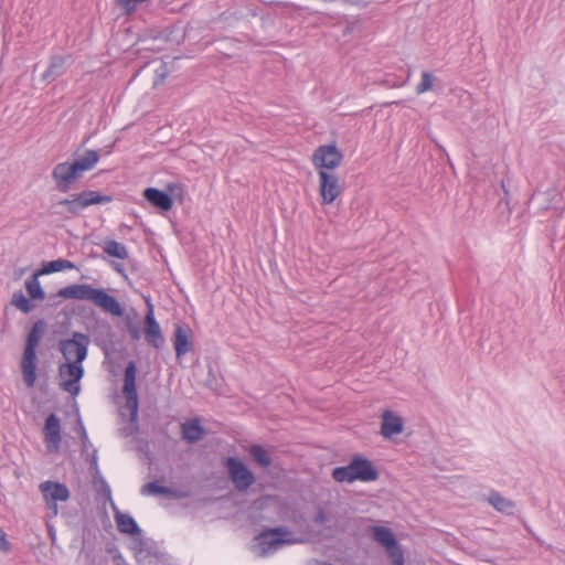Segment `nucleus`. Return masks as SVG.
<instances>
[{
	"instance_id": "f257e3e1",
	"label": "nucleus",
	"mask_w": 565,
	"mask_h": 565,
	"mask_svg": "<svg viewBox=\"0 0 565 565\" xmlns=\"http://www.w3.org/2000/svg\"><path fill=\"white\" fill-rule=\"evenodd\" d=\"M54 297L63 299H73L79 301H89L99 307L103 311L115 317H121L124 309L118 300L108 295L103 288H94L88 284H73L61 288Z\"/></svg>"
},
{
	"instance_id": "f03ea898",
	"label": "nucleus",
	"mask_w": 565,
	"mask_h": 565,
	"mask_svg": "<svg viewBox=\"0 0 565 565\" xmlns=\"http://www.w3.org/2000/svg\"><path fill=\"white\" fill-rule=\"evenodd\" d=\"M111 200L113 198L110 195H104L93 190H85L81 193L73 194L71 199L61 200L55 206L64 209L72 216H76L89 205L109 203Z\"/></svg>"
},
{
	"instance_id": "7ed1b4c3",
	"label": "nucleus",
	"mask_w": 565,
	"mask_h": 565,
	"mask_svg": "<svg viewBox=\"0 0 565 565\" xmlns=\"http://www.w3.org/2000/svg\"><path fill=\"white\" fill-rule=\"evenodd\" d=\"M89 341L87 334L76 331L71 339L58 342V350L67 362L83 363L87 356Z\"/></svg>"
},
{
	"instance_id": "20e7f679",
	"label": "nucleus",
	"mask_w": 565,
	"mask_h": 565,
	"mask_svg": "<svg viewBox=\"0 0 565 565\" xmlns=\"http://www.w3.org/2000/svg\"><path fill=\"white\" fill-rule=\"evenodd\" d=\"M167 189L170 193L157 188H147L143 191V198L152 206L164 212L170 211L173 206V198H179L180 202L182 201L183 188L178 183H169Z\"/></svg>"
},
{
	"instance_id": "39448f33",
	"label": "nucleus",
	"mask_w": 565,
	"mask_h": 565,
	"mask_svg": "<svg viewBox=\"0 0 565 565\" xmlns=\"http://www.w3.org/2000/svg\"><path fill=\"white\" fill-rule=\"evenodd\" d=\"M373 536L386 551L393 565H404V554L391 529L385 526H373Z\"/></svg>"
},
{
	"instance_id": "423d86ee",
	"label": "nucleus",
	"mask_w": 565,
	"mask_h": 565,
	"mask_svg": "<svg viewBox=\"0 0 565 565\" xmlns=\"http://www.w3.org/2000/svg\"><path fill=\"white\" fill-rule=\"evenodd\" d=\"M225 467L236 490L246 491L255 483L254 473L239 459L235 457L226 458Z\"/></svg>"
},
{
	"instance_id": "0eeeda50",
	"label": "nucleus",
	"mask_w": 565,
	"mask_h": 565,
	"mask_svg": "<svg viewBox=\"0 0 565 565\" xmlns=\"http://www.w3.org/2000/svg\"><path fill=\"white\" fill-rule=\"evenodd\" d=\"M343 156L335 145H321L312 153V164L320 172L333 170L342 162Z\"/></svg>"
},
{
	"instance_id": "6e6552de",
	"label": "nucleus",
	"mask_w": 565,
	"mask_h": 565,
	"mask_svg": "<svg viewBox=\"0 0 565 565\" xmlns=\"http://www.w3.org/2000/svg\"><path fill=\"white\" fill-rule=\"evenodd\" d=\"M58 376L63 379L60 387L72 394L77 395L81 391L78 382L84 376V367L82 363L67 362L58 366Z\"/></svg>"
},
{
	"instance_id": "1a4fd4ad",
	"label": "nucleus",
	"mask_w": 565,
	"mask_h": 565,
	"mask_svg": "<svg viewBox=\"0 0 565 565\" xmlns=\"http://www.w3.org/2000/svg\"><path fill=\"white\" fill-rule=\"evenodd\" d=\"M136 373V363L134 361H130L125 369L122 392L126 396L127 406L131 411V419L136 418L138 413Z\"/></svg>"
},
{
	"instance_id": "9d476101",
	"label": "nucleus",
	"mask_w": 565,
	"mask_h": 565,
	"mask_svg": "<svg viewBox=\"0 0 565 565\" xmlns=\"http://www.w3.org/2000/svg\"><path fill=\"white\" fill-rule=\"evenodd\" d=\"M40 491L50 510L54 514L57 513V501H67L70 498V490L64 483L55 481H44L40 484Z\"/></svg>"
},
{
	"instance_id": "9b49d317",
	"label": "nucleus",
	"mask_w": 565,
	"mask_h": 565,
	"mask_svg": "<svg viewBox=\"0 0 565 565\" xmlns=\"http://www.w3.org/2000/svg\"><path fill=\"white\" fill-rule=\"evenodd\" d=\"M288 534H290V531L287 527L277 526L260 532L256 536V540L259 541L263 553H267V551L270 548L276 550L284 544L292 543V540L285 539V536Z\"/></svg>"
},
{
	"instance_id": "f8f14e48",
	"label": "nucleus",
	"mask_w": 565,
	"mask_h": 565,
	"mask_svg": "<svg viewBox=\"0 0 565 565\" xmlns=\"http://www.w3.org/2000/svg\"><path fill=\"white\" fill-rule=\"evenodd\" d=\"M145 339L146 342L156 349L162 348L164 338L159 323L157 322L153 313V305L147 301V313L145 317Z\"/></svg>"
},
{
	"instance_id": "ddd939ff",
	"label": "nucleus",
	"mask_w": 565,
	"mask_h": 565,
	"mask_svg": "<svg viewBox=\"0 0 565 565\" xmlns=\"http://www.w3.org/2000/svg\"><path fill=\"white\" fill-rule=\"evenodd\" d=\"M52 178L55 181L56 189L65 193L71 190L72 184L81 177L72 163L61 162L53 168Z\"/></svg>"
},
{
	"instance_id": "4468645a",
	"label": "nucleus",
	"mask_w": 565,
	"mask_h": 565,
	"mask_svg": "<svg viewBox=\"0 0 565 565\" xmlns=\"http://www.w3.org/2000/svg\"><path fill=\"white\" fill-rule=\"evenodd\" d=\"M320 185L319 191L322 204L332 203L341 193L339 178L329 171L319 172Z\"/></svg>"
},
{
	"instance_id": "2eb2a0df",
	"label": "nucleus",
	"mask_w": 565,
	"mask_h": 565,
	"mask_svg": "<svg viewBox=\"0 0 565 565\" xmlns=\"http://www.w3.org/2000/svg\"><path fill=\"white\" fill-rule=\"evenodd\" d=\"M404 430V419L391 409H385L381 415L380 434L385 439H393L394 436Z\"/></svg>"
},
{
	"instance_id": "dca6fc26",
	"label": "nucleus",
	"mask_w": 565,
	"mask_h": 565,
	"mask_svg": "<svg viewBox=\"0 0 565 565\" xmlns=\"http://www.w3.org/2000/svg\"><path fill=\"white\" fill-rule=\"evenodd\" d=\"M44 440L49 450L57 451L61 445V423L55 414H50L45 419Z\"/></svg>"
},
{
	"instance_id": "f3484780",
	"label": "nucleus",
	"mask_w": 565,
	"mask_h": 565,
	"mask_svg": "<svg viewBox=\"0 0 565 565\" xmlns=\"http://www.w3.org/2000/svg\"><path fill=\"white\" fill-rule=\"evenodd\" d=\"M379 478L380 470L372 460L355 454V480L373 482Z\"/></svg>"
},
{
	"instance_id": "a211bd4d",
	"label": "nucleus",
	"mask_w": 565,
	"mask_h": 565,
	"mask_svg": "<svg viewBox=\"0 0 565 565\" xmlns=\"http://www.w3.org/2000/svg\"><path fill=\"white\" fill-rule=\"evenodd\" d=\"M21 372L24 384L33 387L36 381V351L23 350Z\"/></svg>"
},
{
	"instance_id": "6ab92c4d",
	"label": "nucleus",
	"mask_w": 565,
	"mask_h": 565,
	"mask_svg": "<svg viewBox=\"0 0 565 565\" xmlns=\"http://www.w3.org/2000/svg\"><path fill=\"white\" fill-rule=\"evenodd\" d=\"M191 330L188 327L175 324L173 334V345L177 358H180L192 350V342L190 340Z\"/></svg>"
},
{
	"instance_id": "aec40b11",
	"label": "nucleus",
	"mask_w": 565,
	"mask_h": 565,
	"mask_svg": "<svg viewBox=\"0 0 565 565\" xmlns=\"http://www.w3.org/2000/svg\"><path fill=\"white\" fill-rule=\"evenodd\" d=\"M182 439L190 444H195L203 439L205 429L201 426L198 418L186 420L181 426Z\"/></svg>"
},
{
	"instance_id": "412c9836",
	"label": "nucleus",
	"mask_w": 565,
	"mask_h": 565,
	"mask_svg": "<svg viewBox=\"0 0 565 565\" xmlns=\"http://www.w3.org/2000/svg\"><path fill=\"white\" fill-rule=\"evenodd\" d=\"M46 328V322L43 319L35 321L26 335L24 350L36 351Z\"/></svg>"
},
{
	"instance_id": "4be33fe9",
	"label": "nucleus",
	"mask_w": 565,
	"mask_h": 565,
	"mask_svg": "<svg viewBox=\"0 0 565 565\" xmlns=\"http://www.w3.org/2000/svg\"><path fill=\"white\" fill-rule=\"evenodd\" d=\"M115 520L117 523V529L120 533L129 535L141 534V529L131 515L117 511L115 513Z\"/></svg>"
},
{
	"instance_id": "5701e85b",
	"label": "nucleus",
	"mask_w": 565,
	"mask_h": 565,
	"mask_svg": "<svg viewBox=\"0 0 565 565\" xmlns=\"http://www.w3.org/2000/svg\"><path fill=\"white\" fill-rule=\"evenodd\" d=\"M99 160V153L96 150H86L84 156L77 158L72 162L79 177L83 172L92 170Z\"/></svg>"
},
{
	"instance_id": "b1692460",
	"label": "nucleus",
	"mask_w": 565,
	"mask_h": 565,
	"mask_svg": "<svg viewBox=\"0 0 565 565\" xmlns=\"http://www.w3.org/2000/svg\"><path fill=\"white\" fill-rule=\"evenodd\" d=\"M66 71L65 67V57L61 55H55L51 57L47 70L43 73L42 78L46 82L55 81L57 77L62 76Z\"/></svg>"
},
{
	"instance_id": "393cba45",
	"label": "nucleus",
	"mask_w": 565,
	"mask_h": 565,
	"mask_svg": "<svg viewBox=\"0 0 565 565\" xmlns=\"http://www.w3.org/2000/svg\"><path fill=\"white\" fill-rule=\"evenodd\" d=\"M488 502L498 511L508 515L513 514L515 503L501 495L497 491H491L488 497Z\"/></svg>"
},
{
	"instance_id": "a878e982",
	"label": "nucleus",
	"mask_w": 565,
	"mask_h": 565,
	"mask_svg": "<svg viewBox=\"0 0 565 565\" xmlns=\"http://www.w3.org/2000/svg\"><path fill=\"white\" fill-rule=\"evenodd\" d=\"M141 493L142 494H151V495L162 494L168 498H174V499H180L183 497L177 490H173L166 486H160L157 481L148 482L145 486H142Z\"/></svg>"
},
{
	"instance_id": "bb28decb",
	"label": "nucleus",
	"mask_w": 565,
	"mask_h": 565,
	"mask_svg": "<svg viewBox=\"0 0 565 565\" xmlns=\"http://www.w3.org/2000/svg\"><path fill=\"white\" fill-rule=\"evenodd\" d=\"M41 275L36 271L25 281V289L32 300H43L45 298V292L39 280Z\"/></svg>"
},
{
	"instance_id": "cd10ccee",
	"label": "nucleus",
	"mask_w": 565,
	"mask_h": 565,
	"mask_svg": "<svg viewBox=\"0 0 565 565\" xmlns=\"http://www.w3.org/2000/svg\"><path fill=\"white\" fill-rule=\"evenodd\" d=\"M75 268V264L67 259H55L47 262L43 265L42 269L39 270V274L47 275L52 273H57L64 269H73Z\"/></svg>"
},
{
	"instance_id": "c85d7f7f",
	"label": "nucleus",
	"mask_w": 565,
	"mask_h": 565,
	"mask_svg": "<svg viewBox=\"0 0 565 565\" xmlns=\"http://www.w3.org/2000/svg\"><path fill=\"white\" fill-rule=\"evenodd\" d=\"M103 250L109 256L116 257L118 259H126L128 257V250L126 246L114 239L105 242Z\"/></svg>"
},
{
	"instance_id": "c756f323",
	"label": "nucleus",
	"mask_w": 565,
	"mask_h": 565,
	"mask_svg": "<svg viewBox=\"0 0 565 565\" xmlns=\"http://www.w3.org/2000/svg\"><path fill=\"white\" fill-rule=\"evenodd\" d=\"M11 305L23 313H29L34 309V305L24 296L21 290L15 291L12 295Z\"/></svg>"
},
{
	"instance_id": "7c9ffc66",
	"label": "nucleus",
	"mask_w": 565,
	"mask_h": 565,
	"mask_svg": "<svg viewBox=\"0 0 565 565\" xmlns=\"http://www.w3.org/2000/svg\"><path fill=\"white\" fill-rule=\"evenodd\" d=\"M249 455L253 459L262 467H269L271 465V459L266 451V449L260 445H253L249 448Z\"/></svg>"
},
{
	"instance_id": "2f4dec72",
	"label": "nucleus",
	"mask_w": 565,
	"mask_h": 565,
	"mask_svg": "<svg viewBox=\"0 0 565 565\" xmlns=\"http://www.w3.org/2000/svg\"><path fill=\"white\" fill-rule=\"evenodd\" d=\"M332 477L338 482H353V460L345 467H338L333 470Z\"/></svg>"
},
{
	"instance_id": "473e14b6",
	"label": "nucleus",
	"mask_w": 565,
	"mask_h": 565,
	"mask_svg": "<svg viewBox=\"0 0 565 565\" xmlns=\"http://www.w3.org/2000/svg\"><path fill=\"white\" fill-rule=\"evenodd\" d=\"M384 281H395L396 284L398 282L397 278L393 275V273H390L387 275H380L379 277L375 278V280L370 281L369 285L366 286V288H367L366 296L367 297H373V294L377 295L379 294V287Z\"/></svg>"
},
{
	"instance_id": "72a5a7b5",
	"label": "nucleus",
	"mask_w": 565,
	"mask_h": 565,
	"mask_svg": "<svg viewBox=\"0 0 565 565\" xmlns=\"http://www.w3.org/2000/svg\"><path fill=\"white\" fill-rule=\"evenodd\" d=\"M433 82H434V76L431 75V73L424 71L422 73L420 82L416 86V93L418 95H420V94L431 89Z\"/></svg>"
},
{
	"instance_id": "f704fd0d",
	"label": "nucleus",
	"mask_w": 565,
	"mask_h": 565,
	"mask_svg": "<svg viewBox=\"0 0 565 565\" xmlns=\"http://www.w3.org/2000/svg\"><path fill=\"white\" fill-rule=\"evenodd\" d=\"M126 329L134 341H139L141 332L138 322L131 321L129 317L126 319Z\"/></svg>"
},
{
	"instance_id": "c9c22d12",
	"label": "nucleus",
	"mask_w": 565,
	"mask_h": 565,
	"mask_svg": "<svg viewBox=\"0 0 565 565\" xmlns=\"http://www.w3.org/2000/svg\"><path fill=\"white\" fill-rule=\"evenodd\" d=\"M10 550V544L7 541L6 533L0 527V551L8 552Z\"/></svg>"
},
{
	"instance_id": "e433bc0d",
	"label": "nucleus",
	"mask_w": 565,
	"mask_h": 565,
	"mask_svg": "<svg viewBox=\"0 0 565 565\" xmlns=\"http://www.w3.org/2000/svg\"><path fill=\"white\" fill-rule=\"evenodd\" d=\"M82 445H83V452H86L88 450V448L92 446L84 427H82Z\"/></svg>"
},
{
	"instance_id": "4c0bfd02",
	"label": "nucleus",
	"mask_w": 565,
	"mask_h": 565,
	"mask_svg": "<svg viewBox=\"0 0 565 565\" xmlns=\"http://www.w3.org/2000/svg\"><path fill=\"white\" fill-rule=\"evenodd\" d=\"M327 521L326 513L322 510H319L318 513L315 516V522L317 524H322Z\"/></svg>"
},
{
	"instance_id": "58836bf2",
	"label": "nucleus",
	"mask_w": 565,
	"mask_h": 565,
	"mask_svg": "<svg viewBox=\"0 0 565 565\" xmlns=\"http://www.w3.org/2000/svg\"><path fill=\"white\" fill-rule=\"evenodd\" d=\"M166 77V72L158 74V78L153 82V85L157 86L159 84H162Z\"/></svg>"
},
{
	"instance_id": "ea45409f",
	"label": "nucleus",
	"mask_w": 565,
	"mask_h": 565,
	"mask_svg": "<svg viewBox=\"0 0 565 565\" xmlns=\"http://www.w3.org/2000/svg\"><path fill=\"white\" fill-rule=\"evenodd\" d=\"M92 466H94L95 468H97V450L94 449L93 450V455H92Z\"/></svg>"
},
{
	"instance_id": "a19ab883",
	"label": "nucleus",
	"mask_w": 565,
	"mask_h": 565,
	"mask_svg": "<svg viewBox=\"0 0 565 565\" xmlns=\"http://www.w3.org/2000/svg\"><path fill=\"white\" fill-rule=\"evenodd\" d=\"M396 271L398 273H404L405 271V265L404 264H399Z\"/></svg>"
}]
</instances>
